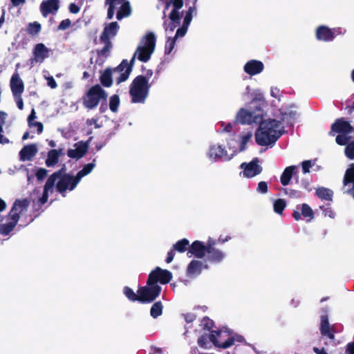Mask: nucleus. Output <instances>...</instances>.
I'll use <instances>...</instances> for the list:
<instances>
[{
  "label": "nucleus",
  "instance_id": "obj_39",
  "mask_svg": "<svg viewBox=\"0 0 354 354\" xmlns=\"http://www.w3.org/2000/svg\"><path fill=\"white\" fill-rule=\"evenodd\" d=\"M29 203V201L26 198L22 200H16L13 207H12V212H13L15 211H17V207H19L21 209L20 212L21 213L24 210H26L28 208Z\"/></svg>",
  "mask_w": 354,
  "mask_h": 354
},
{
  "label": "nucleus",
  "instance_id": "obj_16",
  "mask_svg": "<svg viewBox=\"0 0 354 354\" xmlns=\"http://www.w3.org/2000/svg\"><path fill=\"white\" fill-rule=\"evenodd\" d=\"M264 69V65L262 62L251 59L244 66V71L250 75H255L261 73Z\"/></svg>",
  "mask_w": 354,
  "mask_h": 354
},
{
  "label": "nucleus",
  "instance_id": "obj_48",
  "mask_svg": "<svg viewBox=\"0 0 354 354\" xmlns=\"http://www.w3.org/2000/svg\"><path fill=\"white\" fill-rule=\"evenodd\" d=\"M214 321L208 317H204L201 320V326L205 330H210L214 327Z\"/></svg>",
  "mask_w": 354,
  "mask_h": 354
},
{
  "label": "nucleus",
  "instance_id": "obj_23",
  "mask_svg": "<svg viewBox=\"0 0 354 354\" xmlns=\"http://www.w3.org/2000/svg\"><path fill=\"white\" fill-rule=\"evenodd\" d=\"M301 215L304 218H308V221H311L314 218V212L312 208L306 203H303L301 207V213L297 210H295L292 216L295 221H299L301 218Z\"/></svg>",
  "mask_w": 354,
  "mask_h": 354
},
{
  "label": "nucleus",
  "instance_id": "obj_34",
  "mask_svg": "<svg viewBox=\"0 0 354 354\" xmlns=\"http://www.w3.org/2000/svg\"><path fill=\"white\" fill-rule=\"evenodd\" d=\"M59 162L58 152L57 149H50L48 152L46 165L47 167H53Z\"/></svg>",
  "mask_w": 354,
  "mask_h": 354
},
{
  "label": "nucleus",
  "instance_id": "obj_22",
  "mask_svg": "<svg viewBox=\"0 0 354 354\" xmlns=\"http://www.w3.org/2000/svg\"><path fill=\"white\" fill-rule=\"evenodd\" d=\"M319 330L322 336H326L330 339H333L335 338L334 331L330 326L327 315L321 316Z\"/></svg>",
  "mask_w": 354,
  "mask_h": 354
},
{
  "label": "nucleus",
  "instance_id": "obj_9",
  "mask_svg": "<svg viewBox=\"0 0 354 354\" xmlns=\"http://www.w3.org/2000/svg\"><path fill=\"white\" fill-rule=\"evenodd\" d=\"M136 56V53H134L129 62L127 59H123L118 66L113 68L114 72H118L120 73L119 76L115 79L117 84L125 82L129 78L133 70Z\"/></svg>",
  "mask_w": 354,
  "mask_h": 354
},
{
  "label": "nucleus",
  "instance_id": "obj_60",
  "mask_svg": "<svg viewBox=\"0 0 354 354\" xmlns=\"http://www.w3.org/2000/svg\"><path fill=\"white\" fill-rule=\"evenodd\" d=\"M285 194L290 197H299L300 192L292 189H285Z\"/></svg>",
  "mask_w": 354,
  "mask_h": 354
},
{
  "label": "nucleus",
  "instance_id": "obj_28",
  "mask_svg": "<svg viewBox=\"0 0 354 354\" xmlns=\"http://www.w3.org/2000/svg\"><path fill=\"white\" fill-rule=\"evenodd\" d=\"M203 268V264L201 261L197 260H192L187 266V274L191 276L198 275Z\"/></svg>",
  "mask_w": 354,
  "mask_h": 354
},
{
  "label": "nucleus",
  "instance_id": "obj_19",
  "mask_svg": "<svg viewBox=\"0 0 354 354\" xmlns=\"http://www.w3.org/2000/svg\"><path fill=\"white\" fill-rule=\"evenodd\" d=\"M120 28L117 21H113L105 26L100 37V40H110L111 37H115Z\"/></svg>",
  "mask_w": 354,
  "mask_h": 354
},
{
  "label": "nucleus",
  "instance_id": "obj_50",
  "mask_svg": "<svg viewBox=\"0 0 354 354\" xmlns=\"http://www.w3.org/2000/svg\"><path fill=\"white\" fill-rule=\"evenodd\" d=\"M176 39H175L174 37V38H170V37L168 38V39L166 42V44H165V53L166 55H169L171 53L172 50L174 48V46L176 44Z\"/></svg>",
  "mask_w": 354,
  "mask_h": 354
},
{
  "label": "nucleus",
  "instance_id": "obj_25",
  "mask_svg": "<svg viewBox=\"0 0 354 354\" xmlns=\"http://www.w3.org/2000/svg\"><path fill=\"white\" fill-rule=\"evenodd\" d=\"M159 1L162 2L165 6L162 19L166 17V11L169 10L171 6H173V9L171 10V12H173L174 11H176V12H180V10L183 8L184 3L183 0H168Z\"/></svg>",
  "mask_w": 354,
  "mask_h": 354
},
{
  "label": "nucleus",
  "instance_id": "obj_58",
  "mask_svg": "<svg viewBox=\"0 0 354 354\" xmlns=\"http://www.w3.org/2000/svg\"><path fill=\"white\" fill-rule=\"evenodd\" d=\"M48 171L44 168H39L35 175L38 180H44L47 176Z\"/></svg>",
  "mask_w": 354,
  "mask_h": 354
},
{
  "label": "nucleus",
  "instance_id": "obj_62",
  "mask_svg": "<svg viewBox=\"0 0 354 354\" xmlns=\"http://www.w3.org/2000/svg\"><path fill=\"white\" fill-rule=\"evenodd\" d=\"M183 316H184L185 320L187 323H192L196 318V315L194 313H188L184 314Z\"/></svg>",
  "mask_w": 354,
  "mask_h": 354
},
{
  "label": "nucleus",
  "instance_id": "obj_15",
  "mask_svg": "<svg viewBox=\"0 0 354 354\" xmlns=\"http://www.w3.org/2000/svg\"><path fill=\"white\" fill-rule=\"evenodd\" d=\"M207 243L205 245L202 241H194L189 247V253L198 259L203 258L207 252Z\"/></svg>",
  "mask_w": 354,
  "mask_h": 354
},
{
  "label": "nucleus",
  "instance_id": "obj_30",
  "mask_svg": "<svg viewBox=\"0 0 354 354\" xmlns=\"http://www.w3.org/2000/svg\"><path fill=\"white\" fill-rule=\"evenodd\" d=\"M131 14V7L129 1H124L121 4L119 10L117 12L116 18L121 20L124 17H129Z\"/></svg>",
  "mask_w": 354,
  "mask_h": 354
},
{
  "label": "nucleus",
  "instance_id": "obj_2",
  "mask_svg": "<svg viewBox=\"0 0 354 354\" xmlns=\"http://www.w3.org/2000/svg\"><path fill=\"white\" fill-rule=\"evenodd\" d=\"M158 78V72L154 77L151 82H147L145 77L141 75L136 76L129 86V94L131 97V102L133 103H144L147 97L149 89L154 83L155 80Z\"/></svg>",
  "mask_w": 354,
  "mask_h": 354
},
{
  "label": "nucleus",
  "instance_id": "obj_24",
  "mask_svg": "<svg viewBox=\"0 0 354 354\" xmlns=\"http://www.w3.org/2000/svg\"><path fill=\"white\" fill-rule=\"evenodd\" d=\"M351 183H353V188L348 190V193L353 196L354 198V163H351L349 167L346 170L344 178L343 184L346 186Z\"/></svg>",
  "mask_w": 354,
  "mask_h": 354
},
{
  "label": "nucleus",
  "instance_id": "obj_45",
  "mask_svg": "<svg viewBox=\"0 0 354 354\" xmlns=\"http://www.w3.org/2000/svg\"><path fill=\"white\" fill-rule=\"evenodd\" d=\"M76 149L80 158H82L88 149V145L87 142H79L76 145Z\"/></svg>",
  "mask_w": 354,
  "mask_h": 354
},
{
  "label": "nucleus",
  "instance_id": "obj_64",
  "mask_svg": "<svg viewBox=\"0 0 354 354\" xmlns=\"http://www.w3.org/2000/svg\"><path fill=\"white\" fill-rule=\"evenodd\" d=\"M67 155L69 158H77V159L81 158L80 156H79V153H77V151L76 149H69L67 151Z\"/></svg>",
  "mask_w": 354,
  "mask_h": 354
},
{
  "label": "nucleus",
  "instance_id": "obj_31",
  "mask_svg": "<svg viewBox=\"0 0 354 354\" xmlns=\"http://www.w3.org/2000/svg\"><path fill=\"white\" fill-rule=\"evenodd\" d=\"M226 154V151L221 145H212L209 150V157L210 158H220Z\"/></svg>",
  "mask_w": 354,
  "mask_h": 354
},
{
  "label": "nucleus",
  "instance_id": "obj_42",
  "mask_svg": "<svg viewBox=\"0 0 354 354\" xmlns=\"http://www.w3.org/2000/svg\"><path fill=\"white\" fill-rule=\"evenodd\" d=\"M57 179H59V178L56 176L55 174L53 173L47 179L44 187L53 192V187Z\"/></svg>",
  "mask_w": 354,
  "mask_h": 354
},
{
  "label": "nucleus",
  "instance_id": "obj_18",
  "mask_svg": "<svg viewBox=\"0 0 354 354\" xmlns=\"http://www.w3.org/2000/svg\"><path fill=\"white\" fill-rule=\"evenodd\" d=\"M10 88L13 95H21L24 91V84L19 75L15 73L10 79Z\"/></svg>",
  "mask_w": 354,
  "mask_h": 354
},
{
  "label": "nucleus",
  "instance_id": "obj_61",
  "mask_svg": "<svg viewBox=\"0 0 354 354\" xmlns=\"http://www.w3.org/2000/svg\"><path fill=\"white\" fill-rule=\"evenodd\" d=\"M14 99L16 102L17 106L19 110L24 109V101L21 95H13Z\"/></svg>",
  "mask_w": 354,
  "mask_h": 354
},
{
  "label": "nucleus",
  "instance_id": "obj_52",
  "mask_svg": "<svg viewBox=\"0 0 354 354\" xmlns=\"http://www.w3.org/2000/svg\"><path fill=\"white\" fill-rule=\"evenodd\" d=\"M320 208L322 209L323 213L326 216H329L330 218H335V213L332 209L330 205H326V206H322Z\"/></svg>",
  "mask_w": 354,
  "mask_h": 354
},
{
  "label": "nucleus",
  "instance_id": "obj_12",
  "mask_svg": "<svg viewBox=\"0 0 354 354\" xmlns=\"http://www.w3.org/2000/svg\"><path fill=\"white\" fill-rule=\"evenodd\" d=\"M354 131V127L346 121L344 118H340L335 120L331 124L330 136H335V133L349 134Z\"/></svg>",
  "mask_w": 354,
  "mask_h": 354
},
{
  "label": "nucleus",
  "instance_id": "obj_17",
  "mask_svg": "<svg viewBox=\"0 0 354 354\" xmlns=\"http://www.w3.org/2000/svg\"><path fill=\"white\" fill-rule=\"evenodd\" d=\"M181 17V12H176V11L170 12L169 15V19L170 21L167 23V21H165L163 23L165 30L173 32L175 28L180 24Z\"/></svg>",
  "mask_w": 354,
  "mask_h": 354
},
{
  "label": "nucleus",
  "instance_id": "obj_63",
  "mask_svg": "<svg viewBox=\"0 0 354 354\" xmlns=\"http://www.w3.org/2000/svg\"><path fill=\"white\" fill-rule=\"evenodd\" d=\"M175 252L176 250L172 248V249L167 252V256L165 259L167 263H170L174 260V258L176 254Z\"/></svg>",
  "mask_w": 354,
  "mask_h": 354
},
{
  "label": "nucleus",
  "instance_id": "obj_49",
  "mask_svg": "<svg viewBox=\"0 0 354 354\" xmlns=\"http://www.w3.org/2000/svg\"><path fill=\"white\" fill-rule=\"evenodd\" d=\"M105 5L109 6L107 19H111L113 17L116 6L113 5V0H105Z\"/></svg>",
  "mask_w": 354,
  "mask_h": 354
},
{
  "label": "nucleus",
  "instance_id": "obj_47",
  "mask_svg": "<svg viewBox=\"0 0 354 354\" xmlns=\"http://www.w3.org/2000/svg\"><path fill=\"white\" fill-rule=\"evenodd\" d=\"M252 136V135L250 132H248L247 133H245V135L241 136V144L239 145V151H243L245 150L247 143L250 140Z\"/></svg>",
  "mask_w": 354,
  "mask_h": 354
},
{
  "label": "nucleus",
  "instance_id": "obj_56",
  "mask_svg": "<svg viewBox=\"0 0 354 354\" xmlns=\"http://www.w3.org/2000/svg\"><path fill=\"white\" fill-rule=\"evenodd\" d=\"M50 190L46 189V188L44 187V192H43L42 196H41V197H40L38 199V203L39 205H43L47 202L48 198V192Z\"/></svg>",
  "mask_w": 354,
  "mask_h": 354
},
{
  "label": "nucleus",
  "instance_id": "obj_35",
  "mask_svg": "<svg viewBox=\"0 0 354 354\" xmlns=\"http://www.w3.org/2000/svg\"><path fill=\"white\" fill-rule=\"evenodd\" d=\"M189 241L187 239H183L178 241L176 243H174L172 248L177 252L183 253L185 252L187 250H189Z\"/></svg>",
  "mask_w": 354,
  "mask_h": 354
},
{
  "label": "nucleus",
  "instance_id": "obj_44",
  "mask_svg": "<svg viewBox=\"0 0 354 354\" xmlns=\"http://www.w3.org/2000/svg\"><path fill=\"white\" fill-rule=\"evenodd\" d=\"M15 227V225L10 222L8 223H3L0 225V234L3 236L8 235Z\"/></svg>",
  "mask_w": 354,
  "mask_h": 354
},
{
  "label": "nucleus",
  "instance_id": "obj_4",
  "mask_svg": "<svg viewBox=\"0 0 354 354\" xmlns=\"http://www.w3.org/2000/svg\"><path fill=\"white\" fill-rule=\"evenodd\" d=\"M107 93L100 84L92 86L82 97V104L88 109H93L97 106L100 100H106Z\"/></svg>",
  "mask_w": 354,
  "mask_h": 354
},
{
  "label": "nucleus",
  "instance_id": "obj_46",
  "mask_svg": "<svg viewBox=\"0 0 354 354\" xmlns=\"http://www.w3.org/2000/svg\"><path fill=\"white\" fill-rule=\"evenodd\" d=\"M348 134L338 133L336 136L335 141L339 145H347L349 143L351 136Z\"/></svg>",
  "mask_w": 354,
  "mask_h": 354
},
{
  "label": "nucleus",
  "instance_id": "obj_7",
  "mask_svg": "<svg viewBox=\"0 0 354 354\" xmlns=\"http://www.w3.org/2000/svg\"><path fill=\"white\" fill-rule=\"evenodd\" d=\"M161 287L159 285H147L141 286L138 290L140 294V302L142 304L151 303L159 297L161 292Z\"/></svg>",
  "mask_w": 354,
  "mask_h": 354
},
{
  "label": "nucleus",
  "instance_id": "obj_14",
  "mask_svg": "<svg viewBox=\"0 0 354 354\" xmlns=\"http://www.w3.org/2000/svg\"><path fill=\"white\" fill-rule=\"evenodd\" d=\"M59 8V0H44L40 5V11L44 17H46L50 14L55 15Z\"/></svg>",
  "mask_w": 354,
  "mask_h": 354
},
{
  "label": "nucleus",
  "instance_id": "obj_53",
  "mask_svg": "<svg viewBox=\"0 0 354 354\" xmlns=\"http://www.w3.org/2000/svg\"><path fill=\"white\" fill-rule=\"evenodd\" d=\"M71 26V21L69 19L62 20L57 26V30H65Z\"/></svg>",
  "mask_w": 354,
  "mask_h": 354
},
{
  "label": "nucleus",
  "instance_id": "obj_40",
  "mask_svg": "<svg viewBox=\"0 0 354 354\" xmlns=\"http://www.w3.org/2000/svg\"><path fill=\"white\" fill-rule=\"evenodd\" d=\"M120 103V97L118 95L111 96L109 100V109L113 113H116L118 111V107Z\"/></svg>",
  "mask_w": 354,
  "mask_h": 354
},
{
  "label": "nucleus",
  "instance_id": "obj_5",
  "mask_svg": "<svg viewBox=\"0 0 354 354\" xmlns=\"http://www.w3.org/2000/svg\"><path fill=\"white\" fill-rule=\"evenodd\" d=\"M221 333L222 331L221 330H212V333L209 335L207 334L202 335L198 339V344L202 348H207V343L209 339L216 347L224 349L230 348L234 344V338L233 337H230L225 342L220 343L217 337H220Z\"/></svg>",
  "mask_w": 354,
  "mask_h": 354
},
{
  "label": "nucleus",
  "instance_id": "obj_21",
  "mask_svg": "<svg viewBox=\"0 0 354 354\" xmlns=\"http://www.w3.org/2000/svg\"><path fill=\"white\" fill-rule=\"evenodd\" d=\"M37 151L38 149L35 144L26 145L19 151L20 160L22 161L31 160Z\"/></svg>",
  "mask_w": 354,
  "mask_h": 354
},
{
  "label": "nucleus",
  "instance_id": "obj_3",
  "mask_svg": "<svg viewBox=\"0 0 354 354\" xmlns=\"http://www.w3.org/2000/svg\"><path fill=\"white\" fill-rule=\"evenodd\" d=\"M95 159L92 162L88 163L84 166L82 169L79 171L75 176L71 175L64 176L60 181L56 184V189L63 196L67 189L73 190L80 183L82 178L90 174L95 166Z\"/></svg>",
  "mask_w": 354,
  "mask_h": 354
},
{
  "label": "nucleus",
  "instance_id": "obj_51",
  "mask_svg": "<svg viewBox=\"0 0 354 354\" xmlns=\"http://www.w3.org/2000/svg\"><path fill=\"white\" fill-rule=\"evenodd\" d=\"M345 154L351 160L354 159V141L349 142L345 148Z\"/></svg>",
  "mask_w": 354,
  "mask_h": 354
},
{
  "label": "nucleus",
  "instance_id": "obj_57",
  "mask_svg": "<svg viewBox=\"0 0 354 354\" xmlns=\"http://www.w3.org/2000/svg\"><path fill=\"white\" fill-rule=\"evenodd\" d=\"M188 29V26L182 25L181 27L178 28L176 30V35L174 36L175 39H177L179 37H183L186 34Z\"/></svg>",
  "mask_w": 354,
  "mask_h": 354
},
{
  "label": "nucleus",
  "instance_id": "obj_37",
  "mask_svg": "<svg viewBox=\"0 0 354 354\" xmlns=\"http://www.w3.org/2000/svg\"><path fill=\"white\" fill-rule=\"evenodd\" d=\"M123 293L131 301H139L140 302V294H136L133 290L129 286H125L123 288Z\"/></svg>",
  "mask_w": 354,
  "mask_h": 354
},
{
  "label": "nucleus",
  "instance_id": "obj_1",
  "mask_svg": "<svg viewBox=\"0 0 354 354\" xmlns=\"http://www.w3.org/2000/svg\"><path fill=\"white\" fill-rule=\"evenodd\" d=\"M281 123L275 119L262 120L255 133L256 142L260 146L274 144L282 136Z\"/></svg>",
  "mask_w": 354,
  "mask_h": 354
},
{
  "label": "nucleus",
  "instance_id": "obj_13",
  "mask_svg": "<svg viewBox=\"0 0 354 354\" xmlns=\"http://www.w3.org/2000/svg\"><path fill=\"white\" fill-rule=\"evenodd\" d=\"M216 244V241L209 239L207 241V250L206 252L207 259L213 263H219L221 262L225 257V254L214 248V245Z\"/></svg>",
  "mask_w": 354,
  "mask_h": 354
},
{
  "label": "nucleus",
  "instance_id": "obj_33",
  "mask_svg": "<svg viewBox=\"0 0 354 354\" xmlns=\"http://www.w3.org/2000/svg\"><path fill=\"white\" fill-rule=\"evenodd\" d=\"M41 30V26L37 21L28 23L26 26V31L31 37L37 36Z\"/></svg>",
  "mask_w": 354,
  "mask_h": 354
},
{
  "label": "nucleus",
  "instance_id": "obj_6",
  "mask_svg": "<svg viewBox=\"0 0 354 354\" xmlns=\"http://www.w3.org/2000/svg\"><path fill=\"white\" fill-rule=\"evenodd\" d=\"M145 45L143 46H138L136 54L138 53V59L142 62H147L151 58L156 47V36L154 33L150 32L145 37Z\"/></svg>",
  "mask_w": 354,
  "mask_h": 354
},
{
  "label": "nucleus",
  "instance_id": "obj_26",
  "mask_svg": "<svg viewBox=\"0 0 354 354\" xmlns=\"http://www.w3.org/2000/svg\"><path fill=\"white\" fill-rule=\"evenodd\" d=\"M254 118V113L245 109H241L236 115V120L241 124H251Z\"/></svg>",
  "mask_w": 354,
  "mask_h": 354
},
{
  "label": "nucleus",
  "instance_id": "obj_59",
  "mask_svg": "<svg viewBox=\"0 0 354 354\" xmlns=\"http://www.w3.org/2000/svg\"><path fill=\"white\" fill-rule=\"evenodd\" d=\"M302 165V171L304 174L308 173L310 171V168L313 167V163L311 160H304L301 163Z\"/></svg>",
  "mask_w": 354,
  "mask_h": 354
},
{
  "label": "nucleus",
  "instance_id": "obj_54",
  "mask_svg": "<svg viewBox=\"0 0 354 354\" xmlns=\"http://www.w3.org/2000/svg\"><path fill=\"white\" fill-rule=\"evenodd\" d=\"M20 214H21V212H17V211H15V212H12V210H11L10 212V220H11L10 222L12 224L15 225V226L17 225V222L19 220Z\"/></svg>",
  "mask_w": 354,
  "mask_h": 354
},
{
  "label": "nucleus",
  "instance_id": "obj_32",
  "mask_svg": "<svg viewBox=\"0 0 354 354\" xmlns=\"http://www.w3.org/2000/svg\"><path fill=\"white\" fill-rule=\"evenodd\" d=\"M316 195L322 200L332 201L333 196V192L326 187H319L316 189Z\"/></svg>",
  "mask_w": 354,
  "mask_h": 354
},
{
  "label": "nucleus",
  "instance_id": "obj_36",
  "mask_svg": "<svg viewBox=\"0 0 354 354\" xmlns=\"http://www.w3.org/2000/svg\"><path fill=\"white\" fill-rule=\"evenodd\" d=\"M163 305L160 301L155 302L151 309L150 315L153 318L156 319L162 314Z\"/></svg>",
  "mask_w": 354,
  "mask_h": 354
},
{
  "label": "nucleus",
  "instance_id": "obj_8",
  "mask_svg": "<svg viewBox=\"0 0 354 354\" xmlns=\"http://www.w3.org/2000/svg\"><path fill=\"white\" fill-rule=\"evenodd\" d=\"M172 279V273L168 270H163L160 267H156L149 274L147 281V285H158V282L161 284H167Z\"/></svg>",
  "mask_w": 354,
  "mask_h": 354
},
{
  "label": "nucleus",
  "instance_id": "obj_29",
  "mask_svg": "<svg viewBox=\"0 0 354 354\" xmlns=\"http://www.w3.org/2000/svg\"><path fill=\"white\" fill-rule=\"evenodd\" d=\"M297 169L296 166L292 165L287 167L284 171H283L281 178L280 181L282 185L286 186L288 185L290 180L293 176V174L295 172V170Z\"/></svg>",
  "mask_w": 354,
  "mask_h": 354
},
{
  "label": "nucleus",
  "instance_id": "obj_55",
  "mask_svg": "<svg viewBox=\"0 0 354 354\" xmlns=\"http://www.w3.org/2000/svg\"><path fill=\"white\" fill-rule=\"evenodd\" d=\"M268 184L265 181H260L258 183L257 191L261 194H266L268 192Z\"/></svg>",
  "mask_w": 354,
  "mask_h": 354
},
{
  "label": "nucleus",
  "instance_id": "obj_10",
  "mask_svg": "<svg viewBox=\"0 0 354 354\" xmlns=\"http://www.w3.org/2000/svg\"><path fill=\"white\" fill-rule=\"evenodd\" d=\"M50 49L47 48L44 44L38 43L32 48V57L29 59L31 66L35 64H41L49 57Z\"/></svg>",
  "mask_w": 354,
  "mask_h": 354
},
{
  "label": "nucleus",
  "instance_id": "obj_38",
  "mask_svg": "<svg viewBox=\"0 0 354 354\" xmlns=\"http://www.w3.org/2000/svg\"><path fill=\"white\" fill-rule=\"evenodd\" d=\"M286 207V202L284 199L278 198L274 201L273 208L275 213L281 215Z\"/></svg>",
  "mask_w": 354,
  "mask_h": 354
},
{
  "label": "nucleus",
  "instance_id": "obj_43",
  "mask_svg": "<svg viewBox=\"0 0 354 354\" xmlns=\"http://www.w3.org/2000/svg\"><path fill=\"white\" fill-rule=\"evenodd\" d=\"M196 9V6L193 3L192 6H190L187 11L185 16L184 17L183 23V24L185 26H187L189 27L192 19V15L194 10Z\"/></svg>",
  "mask_w": 354,
  "mask_h": 354
},
{
  "label": "nucleus",
  "instance_id": "obj_27",
  "mask_svg": "<svg viewBox=\"0 0 354 354\" xmlns=\"http://www.w3.org/2000/svg\"><path fill=\"white\" fill-rule=\"evenodd\" d=\"M113 73H115L113 71V68H106L102 72H101V75L100 76V81L102 86L104 87L109 88L111 87L113 84ZM119 73L118 72H117Z\"/></svg>",
  "mask_w": 354,
  "mask_h": 354
},
{
  "label": "nucleus",
  "instance_id": "obj_41",
  "mask_svg": "<svg viewBox=\"0 0 354 354\" xmlns=\"http://www.w3.org/2000/svg\"><path fill=\"white\" fill-rule=\"evenodd\" d=\"M100 41L104 44V46L102 49L97 50V55L107 57L112 47L111 40H100Z\"/></svg>",
  "mask_w": 354,
  "mask_h": 354
},
{
  "label": "nucleus",
  "instance_id": "obj_11",
  "mask_svg": "<svg viewBox=\"0 0 354 354\" xmlns=\"http://www.w3.org/2000/svg\"><path fill=\"white\" fill-rule=\"evenodd\" d=\"M259 159L254 158L250 162H243L240 165V168L243 171L240 173L243 177L251 178L261 174L263 168L259 165Z\"/></svg>",
  "mask_w": 354,
  "mask_h": 354
},
{
  "label": "nucleus",
  "instance_id": "obj_20",
  "mask_svg": "<svg viewBox=\"0 0 354 354\" xmlns=\"http://www.w3.org/2000/svg\"><path fill=\"white\" fill-rule=\"evenodd\" d=\"M316 38L324 41H330L335 38V34L326 26H320L316 30Z\"/></svg>",
  "mask_w": 354,
  "mask_h": 354
}]
</instances>
